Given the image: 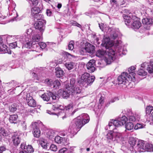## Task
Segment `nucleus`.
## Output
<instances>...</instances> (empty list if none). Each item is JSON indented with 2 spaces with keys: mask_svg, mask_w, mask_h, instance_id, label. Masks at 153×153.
Segmentation results:
<instances>
[{
  "mask_svg": "<svg viewBox=\"0 0 153 153\" xmlns=\"http://www.w3.org/2000/svg\"><path fill=\"white\" fill-rule=\"evenodd\" d=\"M110 41L109 37L104 36L101 45L104 47L107 50V55L105 56L104 60L107 64H110L116 59L115 54L123 51V49L120 48L121 42L117 40L112 42ZM122 53H123V52Z\"/></svg>",
  "mask_w": 153,
  "mask_h": 153,
  "instance_id": "1",
  "label": "nucleus"
},
{
  "mask_svg": "<svg viewBox=\"0 0 153 153\" xmlns=\"http://www.w3.org/2000/svg\"><path fill=\"white\" fill-rule=\"evenodd\" d=\"M128 121V118L125 116L120 117L114 120H112L109 122L108 125L105 128L106 130H109L113 131L116 129V127H119L125 124Z\"/></svg>",
  "mask_w": 153,
  "mask_h": 153,
  "instance_id": "2",
  "label": "nucleus"
},
{
  "mask_svg": "<svg viewBox=\"0 0 153 153\" xmlns=\"http://www.w3.org/2000/svg\"><path fill=\"white\" fill-rule=\"evenodd\" d=\"M95 77L94 76H90L89 74L85 73L82 74L80 78L78 81V83L81 86L87 88L91 85L94 80Z\"/></svg>",
  "mask_w": 153,
  "mask_h": 153,
  "instance_id": "3",
  "label": "nucleus"
},
{
  "mask_svg": "<svg viewBox=\"0 0 153 153\" xmlns=\"http://www.w3.org/2000/svg\"><path fill=\"white\" fill-rule=\"evenodd\" d=\"M82 127V124H79L78 122L76 121L74 119L70 126L68 131L74 136L76 134Z\"/></svg>",
  "mask_w": 153,
  "mask_h": 153,
  "instance_id": "4",
  "label": "nucleus"
},
{
  "mask_svg": "<svg viewBox=\"0 0 153 153\" xmlns=\"http://www.w3.org/2000/svg\"><path fill=\"white\" fill-rule=\"evenodd\" d=\"M52 108L54 110L59 109L61 111L58 113H56L54 112H52L49 110H47V112L48 113L50 114L56 115L58 116H61L62 117L63 119L66 117L65 116V113L64 111L62 110V109H63V107L62 105H58L57 104H54L52 105Z\"/></svg>",
  "mask_w": 153,
  "mask_h": 153,
  "instance_id": "5",
  "label": "nucleus"
},
{
  "mask_svg": "<svg viewBox=\"0 0 153 153\" xmlns=\"http://www.w3.org/2000/svg\"><path fill=\"white\" fill-rule=\"evenodd\" d=\"M75 121L78 122L79 124H82V126L88 122L89 117L86 114H82L74 119Z\"/></svg>",
  "mask_w": 153,
  "mask_h": 153,
  "instance_id": "6",
  "label": "nucleus"
},
{
  "mask_svg": "<svg viewBox=\"0 0 153 153\" xmlns=\"http://www.w3.org/2000/svg\"><path fill=\"white\" fill-rule=\"evenodd\" d=\"M123 17L125 24L129 27H131L133 20L137 19V17L133 16L131 14H129V15L123 14Z\"/></svg>",
  "mask_w": 153,
  "mask_h": 153,
  "instance_id": "7",
  "label": "nucleus"
},
{
  "mask_svg": "<svg viewBox=\"0 0 153 153\" xmlns=\"http://www.w3.org/2000/svg\"><path fill=\"white\" fill-rule=\"evenodd\" d=\"M128 74L126 72H123L121 74V75L119 76L118 77V80L119 84H123L126 85L128 82L129 80L127 77Z\"/></svg>",
  "mask_w": 153,
  "mask_h": 153,
  "instance_id": "8",
  "label": "nucleus"
},
{
  "mask_svg": "<svg viewBox=\"0 0 153 153\" xmlns=\"http://www.w3.org/2000/svg\"><path fill=\"white\" fill-rule=\"evenodd\" d=\"M45 82L49 86L55 89L58 88L59 87L60 85V83L58 80L53 81L51 79H45Z\"/></svg>",
  "mask_w": 153,
  "mask_h": 153,
  "instance_id": "9",
  "label": "nucleus"
},
{
  "mask_svg": "<svg viewBox=\"0 0 153 153\" xmlns=\"http://www.w3.org/2000/svg\"><path fill=\"white\" fill-rule=\"evenodd\" d=\"M145 142L143 140L139 141L137 143V146L134 148V152L135 153L137 152H145Z\"/></svg>",
  "mask_w": 153,
  "mask_h": 153,
  "instance_id": "10",
  "label": "nucleus"
},
{
  "mask_svg": "<svg viewBox=\"0 0 153 153\" xmlns=\"http://www.w3.org/2000/svg\"><path fill=\"white\" fill-rule=\"evenodd\" d=\"M46 23V21L44 20H41V21H38L35 22L34 25L36 29L40 31V32L42 33L45 29V25Z\"/></svg>",
  "mask_w": 153,
  "mask_h": 153,
  "instance_id": "11",
  "label": "nucleus"
},
{
  "mask_svg": "<svg viewBox=\"0 0 153 153\" xmlns=\"http://www.w3.org/2000/svg\"><path fill=\"white\" fill-rule=\"evenodd\" d=\"M141 68H146L149 73H153V60H151L149 63L146 62L143 63L141 65Z\"/></svg>",
  "mask_w": 153,
  "mask_h": 153,
  "instance_id": "12",
  "label": "nucleus"
},
{
  "mask_svg": "<svg viewBox=\"0 0 153 153\" xmlns=\"http://www.w3.org/2000/svg\"><path fill=\"white\" fill-rule=\"evenodd\" d=\"M31 126L33 128V132L34 136L39 137L40 135V131L38 128V123L36 122L32 123Z\"/></svg>",
  "mask_w": 153,
  "mask_h": 153,
  "instance_id": "13",
  "label": "nucleus"
},
{
  "mask_svg": "<svg viewBox=\"0 0 153 153\" xmlns=\"http://www.w3.org/2000/svg\"><path fill=\"white\" fill-rule=\"evenodd\" d=\"M136 68L134 66H132L128 69L129 74H128V78L129 81L134 82L135 80V76L136 75L134 72Z\"/></svg>",
  "mask_w": 153,
  "mask_h": 153,
  "instance_id": "14",
  "label": "nucleus"
},
{
  "mask_svg": "<svg viewBox=\"0 0 153 153\" xmlns=\"http://www.w3.org/2000/svg\"><path fill=\"white\" fill-rule=\"evenodd\" d=\"M95 61L93 59L90 60L86 64L87 68L89 72L92 73L95 70Z\"/></svg>",
  "mask_w": 153,
  "mask_h": 153,
  "instance_id": "15",
  "label": "nucleus"
},
{
  "mask_svg": "<svg viewBox=\"0 0 153 153\" xmlns=\"http://www.w3.org/2000/svg\"><path fill=\"white\" fill-rule=\"evenodd\" d=\"M55 142L62 145H66L68 144V139L65 137H62L59 136H57L54 138Z\"/></svg>",
  "mask_w": 153,
  "mask_h": 153,
  "instance_id": "16",
  "label": "nucleus"
},
{
  "mask_svg": "<svg viewBox=\"0 0 153 153\" xmlns=\"http://www.w3.org/2000/svg\"><path fill=\"white\" fill-rule=\"evenodd\" d=\"M66 89L63 91L62 94V97L63 98L67 99L68 98L70 95H72V92L71 91V88L69 87V84L65 85Z\"/></svg>",
  "mask_w": 153,
  "mask_h": 153,
  "instance_id": "17",
  "label": "nucleus"
},
{
  "mask_svg": "<svg viewBox=\"0 0 153 153\" xmlns=\"http://www.w3.org/2000/svg\"><path fill=\"white\" fill-rule=\"evenodd\" d=\"M42 32H38L36 30L35 32L33 34L32 36V41H33V43L39 42L42 39Z\"/></svg>",
  "mask_w": 153,
  "mask_h": 153,
  "instance_id": "18",
  "label": "nucleus"
},
{
  "mask_svg": "<svg viewBox=\"0 0 153 153\" xmlns=\"http://www.w3.org/2000/svg\"><path fill=\"white\" fill-rule=\"evenodd\" d=\"M26 100L28 105L30 107H34L36 106V102L33 99L32 97L30 95V93L27 94L26 96Z\"/></svg>",
  "mask_w": 153,
  "mask_h": 153,
  "instance_id": "19",
  "label": "nucleus"
},
{
  "mask_svg": "<svg viewBox=\"0 0 153 153\" xmlns=\"http://www.w3.org/2000/svg\"><path fill=\"white\" fill-rule=\"evenodd\" d=\"M108 30L110 31V37L111 39L114 40L117 37L118 32L115 29L110 28Z\"/></svg>",
  "mask_w": 153,
  "mask_h": 153,
  "instance_id": "20",
  "label": "nucleus"
},
{
  "mask_svg": "<svg viewBox=\"0 0 153 153\" xmlns=\"http://www.w3.org/2000/svg\"><path fill=\"white\" fill-rule=\"evenodd\" d=\"M141 25V22L137 17V19L133 20L131 27L134 29H138L140 27Z\"/></svg>",
  "mask_w": 153,
  "mask_h": 153,
  "instance_id": "21",
  "label": "nucleus"
},
{
  "mask_svg": "<svg viewBox=\"0 0 153 153\" xmlns=\"http://www.w3.org/2000/svg\"><path fill=\"white\" fill-rule=\"evenodd\" d=\"M13 141V144L15 146H17L20 143V139L19 138V136L18 134L16 133H14L12 137Z\"/></svg>",
  "mask_w": 153,
  "mask_h": 153,
  "instance_id": "22",
  "label": "nucleus"
},
{
  "mask_svg": "<svg viewBox=\"0 0 153 153\" xmlns=\"http://www.w3.org/2000/svg\"><path fill=\"white\" fill-rule=\"evenodd\" d=\"M85 48L87 52L90 53H93L95 48L94 45L88 43L85 44Z\"/></svg>",
  "mask_w": 153,
  "mask_h": 153,
  "instance_id": "23",
  "label": "nucleus"
},
{
  "mask_svg": "<svg viewBox=\"0 0 153 153\" xmlns=\"http://www.w3.org/2000/svg\"><path fill=\"white\" fill-rule=\"evenodd\" d=\"M41 11L39 7L36 6L33 7L31 8V15L33 16L38 13H40Z\"/></svg>",
  "mask_w": 153,
  "mask_h": 153,
  "instance_id": "24",
  "label": "nucleus"
},
{
  "mask_svg": "<svg viewBox=\"0 0 153 153\" xmlns=\"http://www.w3.org/2000/svg\"><path fill=\"white\" fill-rule=\"evenodd\" d=\"M136 140L134 138H131L130 139L129 141V143L130 146V150L131 153H134V146L136 143Z\"/></svg>",
  "mask_w": 153,
  "mask_h": 153,
  "instance_id": "25",
  "label": "nucleus"
},
{
  "mask_svg": "<svg viewBox=\"0 0 153 153\" xmlns=\"http://www.w3.org/2000/svg\"><path fill=\"white\" fill-rule=\"evenodd\" d=\"M15 81L14 80H12L10 82L8 83H3L4 84L5 86L7 87H10V88H13L15 86ZM13 89L10 88L8 90V93L12 92Z\"/></svg>",
  "mask_w": 153,
  "mask_h": 153,
  "instance_id": "26",
  "label": "nucleus"
},
{
  "mask_svg": "<svg viewBox=\"0 0 153 153\" xmlns=\"http://www.w3.org/2000/svg\"><path fill=\"white\" fill-rule=\"evenodd\" d=\"M71 91L72 92V95H74L75 94H79L81 92V89L80 87H71Z\"/></svg>",
  "mask_w": 153,
  "mask_h": 153,
  "instance_id": "27",
  "label": "nucleus"
},
{
  "mask_svg": "<svg viewBox=\"0 0 153 153\" xmlns=\"http://www.w3.org/2000/svg\"><path fill=\"white\" fill-rule=\"evenodd\" d=\"M56 75L58 78L62 76L64 74V71L62 70L59 67H56L55 68Z\"/></svg>",
  "mask_w": 153,
  "mask_h": 153,
  "instance_id": "28",
  "label": "nucleus"
},
{
  "mask_svg": "<svg viewBox=\"0 0 153 153\" xmlns=\"http://www.w3.org/2000/svg\"><path fill=\"white\" fill-rule=\"evenodd\" d=\"M2 51L3 53H8L9 54L11 53V51L7 48L6 45L1 46L0 45V52Z\"/></svg>",
  "mask_w": 153,
  "mask_h": 153,
  "instance_id": "29",
  "label": "nucleus"
},
{
  "mask_svg": "<svg viewBox=\"0 0 153 153\" xmlns=\"http://www.w3.org/2000/svg\"><path fill=\"white\" fill-rule=\"evenodd\" d=\"M142 22L144 25H152L153 24V19L148 18H144L142 20Z\"/></svg>",
  "mask_w": 153,
  "mask_h": 153,
  "instance_id": "30",
  "label": "nucleus"
},
{
  "mask_svg": "<svg viewBox=\"0 0 153 153\" xmlns=\"http://www.w3.org/2000/svg\"><path fill=\"white\" fill-rule=\"evenodd\" d=\"M52 93L49 92L48 93H45L41 96L42 98L45 101H48L50 100L51 96L52 95Z\"/></svg>",
  "mask_w": 153,
  "mask_h": 153,
  "instance_id": "31",
  "label": "nucleus"
},
{
  "mask_svg": "<svg viewBox=\"0 0 153 153\" xmlns=\"http://www.w3.org/2000/svg\"><path fill=\"white\" fill-rule=\"evenodd\" d=\"M107 52V51H105L103 49H99L96 52V55L97 56L101 57L106 55Z\"/></svg>",
  "mask_w": 153,
  "mask_h": 153,
  "instance_id": "32",
  "label": "nucleus"
},
{
  "mask_svg": "<svg viewBox=\"0 0 153 153\" xmlns=\"http://www.w3.org/2000/svg\"><path fill=\"white\" fill-rule=\"evenodd\" d=\"M140 119V116L138 115H135V117L132 115L129 117L128 120L129 122H132L136 121H139Z\"/></svg>",
  "mask_w": 153,
  "mask_h": 153,
  "instance_id": "33",
  "label": "nucleus"
},
{
  "mask_svg": "<svg viewBox=\"0 0 153 153\" xmlns=\"http://www.w3.org/2000/svg\"><path fill=\"white\" fill-rule=\"evenodd\" d=\"M145 152H153V145L152 144L147 143L145 145Z\"/></svg>",
  "mask_w": 153,
  "mask_h": 153,
  "instance_id": "34",
  "label": "nucleus"
},
{
  "mask_svg": "<svg viewBox=\"0 0 153 153\" xmlns=\"http://www.w3.org/2000/svg\"><path fill=\"white\" fill-rule=\"evenodd\" d=\"M18 117V116L17 114H13L10 115L9 118L10 122L11 123H16Z\"/></svg>",
  "mask_w": 153,
  "mask_h": 153,
  "instance_id": "35",
  "label": "nucleus"
},
{
  "mask_svg": "<svg viewBox=\"0 0 153 153\" xmlns=\"http://www.w3.org/2000/svg\"><path fill=\"white\" fill-rule=\"evenodd\" d=\"M114 133V131L110 130L106 135V137L108 140L113 141Z\"/></svg>",
  "mask_w": 153,
  "mask_h": 153,
  "instance_id": "36",
  "label": "nucleus"
},
{
  "mask_svg": "<svg viewBox=\"0 0 153 153\" xmlns=\"http://www.w3.org/2000/svg\"><path fill=\"white\" fill-rule=\"evenodd\" d=\"M55 135V133L52 130H49L47 133V137L50 139H52Z\"/></svg>",
  "mask_w": 153,
  "mask_h": 153,
  "instance_id": "37",
  "label": "nucleus"
},
{
  "mask_svg": "<svg viewBox=\"0 0 153 153\" xmlns=\"http://www.w3.org/2000/svg\"><path fill=\"white\" fill-rule=\"evenodd\" d=\"M28 1L31 7L36 6L39 3L38 0H28Z\"/></svg>",
  "mask_w": 153,
  "mask_h": 153,
  "instance_id": "38",
  "label": "nucleus"
},
{
  "mask_svg": "<svg viewBox=\"0 0 153 153\" xmlns=\"http://www.w3.org/2000/svg\"><path fill=\"white\" fill-rule=\"evenodd\" d=\"M65 67L69 70H71L73 68L74 63L73 62H68L65 64Z\"/></svg>",
  "mask_w": 153,
  "mask_h": 153,
  "instance_id": "39",
  "label": "nucleus"
},
{
  "mask_svg": "<svg viewBox=\"0 0 153 153\" xmlns=\"http://www.w3.org/2000/svg\"><path fill=\"white\" fill-rule=\"evenodd\" d=\"M134 127V124L131 122H129L127 123L126 125L125 128L126 129L128 130H131L133 129Z\"/></svg>",
  "mask_w": 153,
  "mask_h": 153,
  "instance_id": "40",
  "label": "nucleus"
},
{
  "mask_svg": "<svg viewBox=\"0 0 153 153\" xmlns=\"http://www.w3.org/2000/svg\"><path fill=\"white\" fill-rule=\"evenodd\" d=\"M39 144L42 147L43 149H47L48 143H47L45 140H41L40 141Z\"/></svg>",
  "mask_w": 153,
  "mask_h": 153,
  "instance_id": "41",
  "label": "nucleus"
},
{
  "mask_svg": "<svg viewBox=\"0 0 153 153\" xmlns=\"http://www.w3.org/2000/svg\"><path fill=\"white\" fill-rule=\"evenodd\" d=\"M120 137L121 134L120 133L114 132L113 141H118L120 140Z\"/></svg>",
  "mask_w": 153,
  "mask_h": 153,
  "instance_id": "42",
  "label": "nucleus"
},
{
  "mask_svg": "<svg viewBox=\"0 0 153 153\" xmlns=\"http://www.w3.org/2000/svg\"><path fill=\"white\" fill-rule=\"evenodd\" d=\"M19 125L22 127L23 130H26L27 129V124L25 121H21L19 123Z\"/></svg>",
  "mask_w": 153,
  "mask_h": 153,
  "instance_id": "43",
  "label": "nucleus"
},
{
  "mask_svg": "<svg viewBox=\"0 0 153 153\" xmlns=\"http://www.w3.org/2000/svg\"><path fill=\"white\" fill-rule=\"evenodd\" d=\"M48 43H49L47 42V44ZM47 44H46L45 42H42L36 44V46H39L40 48L43 49H44L46 46H47Z\"/></svg>",
  "mask_w": 153,
  "mask_h": 153,
  "instance_id": "44",
  "label": "nucleus"
},
{
  "mask_svg": "<svg viewBox=\"0 0 153 153\" xmlns=\"http://www.w3.org/2000/svg\"><path fill=\"white\" fill-rule=\"evenodd\" d=\"M138 75L142 76H145L147 74V72L143 68H141L137 72Z\"/></svg>",
  "mask_w": 153,
  "mask_h": 153,
  "instance_id": "45",
  "label": "nucleus"
},
{
  "mask_svg": "<svg viewBox=\"0 0 153 153\" xmlns=\"http://www.w3.org/2000/svg\"><path fill=\"white\" fill-rule=\"evenodd\" d=\"M59 153H71V152L66 148H63L60 149Z\"/></svg>",
  "mask_w": 153,
  "mask_h": 153,
  "instance_id": "46",
  "label": "nucleus"
},
{
  "mask_svg": "<svg viewBox=\"0 0 153 153\" xmlns=\"http://www.w3.org/2000/svg\"><path fill=\"white\" fill-rule=\"evenodd\" d=\"M97 142V140H95V139L94 137H92L91 139V140L90 141H89L88 140H87L85 141V143H89L90 144V146L92 145V146H94V144H96Z\"/></svg>",
  "mask_w": 153,
  "mask_h": 153,
  "instance_id": "47",
  "label": "nucleus"
},
{
  "mask_svg": "<svg viewBox=\"0 0 153 153\" xmlns=\"http://www.w3.org/2000/svg\"><path fill=\"white\" fill-rule=\"evenodd\" d=\"M0 133L4 136H7L8 135L7 131L2 128H0Z\"/></svg>",
  "mask_w": 153,
  "mask_h": 153,
  "instance_id": "48",
  "label": "nucleus"
},
{
  "mask_svg": "<svg viewBox=\"0 0 153 153\" xmlns=\"http://www.w3.org/2000/svg\"><path fill=\"white\" fill-rule=\"evenodd\" d=\"M34 18L36 19L37 20H39V21H41V20H43V15L40 13H38L35 16H34Z\"/></svg>",
  "mask_w": 153,
  "mask_h": 153,
  "instance_id": "49",
  "label": "nucleus"
},
{
  "mask_svg": "<svg viewBox=\"0 0 153 153\" xmlns=\"http://www.w3.org/2000/svg\"><path fill=\"white\" fill-rule=\"evenodd\" d=\"M27 152L29 153H33L34 152V149L31 145H28L26 147Z\"/></svg>",
  "mask_w": 153,
  "mask_h": 153,
  "instance_id": "50",
  "label": "nucleus"
},
{
  "mask_svg": "<svg viewBox=\"0 0 153 153\" xmlns=\"http://www.w3.org/2000/svg\"><path fill=\"white\" fill-rule=\"evenodd\" d=\"M145 125H143L141 123H137L135 126L134 128L135 130L143 128Z\"/></svg>",
  "mask_w": 153,
  "mask_h": 153,
  "instance_id": "51",
  "label": "nucleus"
},
{
  "mask_svg": "<svg viewBox=\"0 0 153 153\" xmlns=\"http://www.w3.org/2000/svg\"><path fill=\"white\" fill-rule=\"evenodd\" d=\"M153 107L152 106H147L146 108V113L147 114H149L152 111Z\"/></svg>",
  "mask_w": 153,
  "mask_h": 153,
  "instance_id": "52",
  "label": "nucleus"
},
{
  "mask_svg": "<svg viewBox=\"0 0 153 153\" xmlns=\"http://www.w3.org/2000/svg\"><path fill=\"white\" fill-rule=\"evenodd\" d=\"M74 42L73 41H71L68 45V48L69 50H72L74 48Z\"/></svg>",
  "mask_w": 153,
  "mask_h": 153,
  "instance_id": "53",
  "label": "nucleus"
},
{
  "mask_svg": "<svg viewBox=\"0 0 153 153\" xmlns=\"http://www.w3.org/2000/svg\"><path fill=\"white\" fill-rule=\"evenodd\" d=\"M125 114L128 117L133 114L132 110L130 109H127L125 111Z\"/></svg>",
  "mask_w": 153,
  "mask_h": 153,
  "instance_id": "54",
  "label": "nucleus"
},
{
  "mask_svg": "<svg viewBox=\"0 0 153 153\" xmlns=\"http://www.w3.org/2000/svg\"><path fill=\"white\" fill-rule=\"evenodd\" d=\"M70 24L72 25L76 26L80 28L81 27V25L75 21H71L70 22Z\"/></svg>",
  "mask_w": 153,
  "mask_h": 153,
  "instance_id": "55",
  "label": "nucleus"
},
{
  "mask_svg": "<svg viewBox=\"0 0 153 153\" xmlns=\"http://www.w3.org/2000/svg\"><path fill=\"white\" fill-rule=\"evenodd\" d=\"M17 108V105L16 104H13L10 107V109L11 112H13L16 110Z\"/></svg>",
  "mask_w": 153,
  "mask_h": 153,
  "instance_id": "56",
  "label": "nucleus"
},
{
  "mask_svg": "<svg viewBox=\"0 0 153 153\" xmlns=\"http://www.w3.org/2000/svg\"><path fill=\"white\" fill-rule=\"evenodd\" d=\"M33 53L34 51H33L27 50L25 51V54L26 56L30 55V56H32L33 55Z\"/></svg>",
  "mask_w": 153,
  "mask_h": 153,
  "instance_id": "57",
  "label": "nucleus"
},
{
  "mask_svg": "<svg viewBox=\"0 0 153 153\" xmlns=\"http://www.w3.org/2000/svg\"><path fill=\"white\" fill-rule=\"evenodd\" d=\"M50 148L51 150L54 152H56L57 150V146L54 144H51Z\"/></svg>",
  "mask_w": 153,
  "mask_h": 153,
  "instance_id": "58",
  "label": "nucleus"
},
{
  "mask_svg": "<svg viewBox=\"0 0 153 153\" xmlns=\"http://www.w3.org/2000/svg\"><path fill=\"white\" fill-rule=\"evenodd\" d=\"M36 31L34 30H33L31 28H30L29 29H27L26 30V33L27 34V35H30L31 34H33Z\"/></svg>",
  "mask_w": 153,
  "mask_h": 153,
  "instance_id": "59",
  "label": "nucleus"
},
{
  "mask_svg": "<svg viewBox=\"0 0 153 153\" xmlns=\"http://www.w3.org/2000/svg\"><path fill=\"white\" fill-rule=\"evenodd\" d=\"M75 80L73 78L71 79L70 81V86H69V87L70 88L74 87L75 85Z\"/></svg>",
  "mask_w": 153,
  "mask_h": 153,
  "instance_id": "60",
  "label": "nucleus"
},
{
  "mask_svg": "<svg viewBox=\"0 0 153 153\" xmlns=\"http://www.w3.org/2000/svg\"><path fill=\"white\" fill-rule=\"evenodd\" d=\"M51 97H52V99L53 100H58L59 99L58 95L57 94H54L52 93V95L51 96Z\"/></svg>",
  "mask_w": 153,
  "mask_h": 153,
  "instance_id": "61",
  "label": "nucleus"
},
{
  "mask_svg": "<svg viewBox=\"0 0 153 153\" xmlns=\"http://www.w3.org/2000/svg\"><path fill=\"white\" fill-rule=\"evenodd\" d=\"M94 44L95 45H99L100 43V42H99V38L97 37V36H94Z\"/></svg>",
  "mask_w": 153,
  "mask_h": 153,
  "instance_id": "62",
  "label": "nucleus"
},
{
  "mask_svg": "<svg viewBox=\"0 0 153 153\" xmlns=\"http://www.w3.org/2000/svg\"><path fill=\"white\" fill-rule=\"evenodd\" d=\"M87 51L85 48H81L79 51V53L81 55H85L86 54Z\"/></svg>",
  "mask_w": 153,
  "mask_h": 153,
  "instance_id": "63",
  "label": "nucleus"
},
{
  "mask_svg": "<svg viewBox=\"0 0 153 153\" xmlns=\"http://www.w3.org/2000/svg\"><path fill=\"white\" fill-rule=\"evenodd\" d=\"M74 106V104L73 102H71L66 107V109L67 110H69L72 108Z\"/></svg>",
  "mask_w": 153,
  "mask_h": 153,
  "instance_id": "64",
  "label": "nucleus"
}]
</instances>
